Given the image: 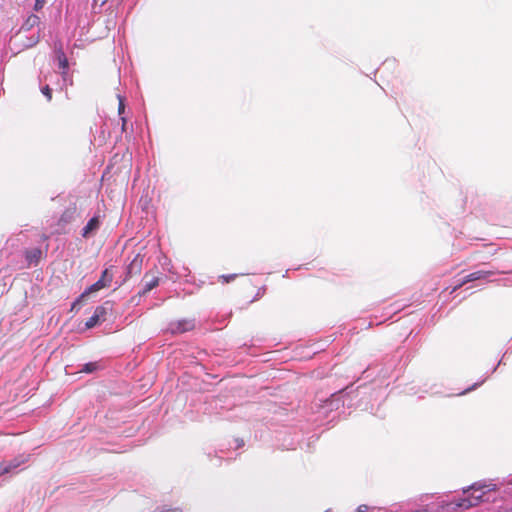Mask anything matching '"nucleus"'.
Masks as SVG:
<instances>
[{
  "mask_svg": "<svg viewBox=\"0 0 512 512\" xmlns=\"http://www.w3.org/2000/svg\"><path fill=\"white\" fill-rule=\"evenodd\" d=\"M497 491L496 484L484 482H476L472 484L468 489L464 490V494H469L474 504L477 506L481 502H484V496L489 492Z\"/></svg>",
  "mask_w": 512,
  "mask_h": 512,
  "instance_id": "f257e3e1",
  "label": "nucleus"
},
{
  "mask_svg": "<svg viewBox=\"0 0 512 512\" xmlns=\"http://www.w3.org/2000/svg\"><path fill=\"white\" fill-rule=\"evenodd\" d=\"M113 278H114V274L112 272L111 269H105L102 274H101V277L98 281H96L94 284H92L91 286H89L79 297V299L77 300L80 301L81 299L87 297L88 295L92 294V293H95V292H98L104 288H107L111 285L112 281H113Z\"/></svg>",
  "mask_w": 512,
  "mask_h": 512,
  "instance_id": "f03ea898",
  "label": "nucleus"
},
{
  "mask_svg": "<svg viewBox=\"0 0 512 512\" xmlns=\"http://www.w3.org/2000/svg\"><path fill=\"white\" fill-rule=\"evenodd\" d=\"M112 304L110 301H106L103 305L97 306L94 310L93 315L86 321L85 327L92 329L101 322L106 320L108 311L111 310Z\"/></svg>",
  "mask_w": 512,
  "mask_h": 512,
  "instance_id": "7ed1b4c3",
  "label": "nucleus"
},
{
  "mask_svg": "<svg viewBox=\"0 0 512 512\" xmlns=\"http://www.w3.org/2000/svg\"><path fill=\"white\" fill-rule=\"evenodd\" d=\"M158 271H148L142 279V289L138 292V296L142 297L149 293L152 289L159 285L160 278Z\"/></svg>",
  "mask_w": 512,
  "mask_h": 512,
  "instance_id": "20e7f679",
  "label": "nucleus"
},
{
  "mask_svg": "<svg viewBox=\"0 0 512 512\" xmlns=\"http://www.w3.org/2000/svg\"><path fill=\"white\" fill-rule=\"evenodd\" d=\"M143 268V256L137 254L127 267V277L139 275Z\"/></svg>",
  "mask_w": 512,
  "mask_h": 512,
  "instance_id": "39448f33",
  "label": "nucleus"
},
{
  "mask_svg": "<svg viewBox=\"0 0 512 512\" xmlns=\"http://www.w3.org/2000/svg\"><path fill=\"white\" fill-rule=\"evenodd\" d=\"M22 463H24L23 459L15 458L10 461H2L0 462V477L13 472L16 468H18Z\"/></svg>",
  "mask_w": 512,
  "mask_h": 512,
  "instance_id": "423d86ee",
  "label": "nucleus"
},
{
  "mask_svg": "<svg viewBox=\"0 0 512 512\" xmlns=\"http://www.w3.org/2000/svg\"><path fill=\"white\" fill-rule=\"evenodd\" d=\"M494 274L495 273L493 271H484V270L475 271V272L468 274L466 277H464V282L469 283V282H473V281H477V280H485Z\"/></svg>",
  "mask_w": 512,
  "mask_h": 512,
  "instance_id": "0eeeda50",
  "label": "nucleus"
},
{
  "mask_svg": "<svg viewBox=\"0 0 512 512\" xmlns=\"http://www.w3.org/2000/svg\"><path fill=\"white\" fill-rule=\"evenodd\" d=\"M41 250L38 249V248H34V249H31V250H27L25 252V258L27 260V262L29 263V265L31 264H38L40 258H41Z\"/></svg>",
  "mask_w": 512,
  "mask_h": 512,
  "instance_id": "6e6552de",
  "label": "nucleus"
},
{
  "mask_svg": "<svg viewBox=\"0 0 512 512\" xmlns=\"http://www.w3.org/2000/svg\"><path fill=\"white\" fill-rule=\"evenodd\" d=\"M76 214V206L67 208L60 216L59 223L67 224L74 220Z\"/></svg>",
  "mask_w": 512,
  "mask_h": 512,
  "instance_id": "1a4fd4ad",
  "label": "nucleus"
},
{
  "mask_svg": "<svg viewBox=\"0 0 512 512\" xmlns=\"http://www.w3.org/2000/svg\"><path fill=\"white\" fill-rule=\"evenodd\" d=\"M98 227H99V220L97 217H93L88 221V223L83 228L82 235L84 237H87L91 232L98 229Z\"/></svg>",
  "mask_w": 512,
  "mask_h": 512,
  "instance_id": "9d476101",
  "label": "nucleus"
},
{
  "mask_svg": "<svg viewBox=\"0 0 512 512\" xmlns=\"http://www.w3.org/2000/svg\"><path fill=\"white\" fill-rule=\"evenodd\" d=\"M39 23H40V18L37 15L32 14L24 22V24L22 25V29L28 31L31 28H33L34 26H37Z\"/></svg>",
  "mask_w": 512,
  "mask_h": 512,
  "instance_id": "9b49d317",
  "label": "nucleus"
},
{
  "mask_svg": "<svg viewBox=\"0 0 512 512\" xmlns=\"http://www.w3.org/2000/svg\"><path fill=\"white\" fill-rule=\"evenodd\" d=\"M457 506L460 508H463V509H469V508L475 507L476 505L474 504L470 495L468 494L466 497L461 498L457 502Z\"/></svg>",
  "mask_w": 512,
  "mask_h": 512,
  "instance_id": "f8f14e48",
  "label": "nucleus"
},
{
  "mask_svg": "<svg viewBox=\"0 0 512 512\" xmlns=\"http://www.w3.org/2000/svg\"><path fill=\"white\" fill-rule=\"evenodd\" d=\"M193 327H194V324L191 321H183V322L178 323L175 330L183 333V332L193 329Z\"/></svg>",
  "mask_w": 512,
  "mask_h": 512,
  "instance_id": "ddd939ff",
  "label": "nucleus"
},
{
  "mask_svg": "<svg viewBox=\"0 0 512 512\" xmlns=\"http://www.w3.org/2000/svg\"><path fill=\"white\" fill-rule=\"evenodd\" d=\"M99 368V365L97 362H89V363H86L81 372H84V373H93L95 372L96 370H98Z\"/></svg>",
  "mask_w": 512,
  "mask_h": 512,
  "instance_id": "4468645a",
  "label": "nucleus"
},
{
  "mask_svg": "<svg viewBox=\"0 0 512 512\" xmlns=\"http://www.w3.org/2000/svg\"><path fill=\"white\" fill-rule=\"evenodd\" d=\"M41 92L43 93V95H45V97L47 98L48 101H51L52 100V90L51 88L49 87V85H45L42 89H41Z\"/></svg>",
  "mask_w": 512,
  "mask_h": 512,
  "instance_id": "2eb2a0df",
  "label": "nucleus"
},
{
  "mask_svg": "<svg viewBox=\"0 0 512 512\" xmlns=\"http://www.w3.org/2000/svg\"><path fill=\"white\" fill-rule=\"evenodd\" d=\"M59 65L64 71L68 68V60L63 53L59 56Z\"/></svg>",
  "mask_w": 512,
  "mask_h": 512,
  "instance_id": "dca6fc26",
  "label": "nucleus"
},
{
  "mask_svg": "<svg viewBox=\"0 0 512 512\" xmlns=\"http://www.w3.org/2000/svg\"><path fill=\"white\" fill-rule=\"evenodd\" d=\"M237 277L236 274H230V275H221L219 277L220 281L222 283H229L230 281L234 280Z\"/></svg>",
  "mask_w": 512,
  "mask_h": 512,
  "instance_id": "f3484780",
  "label": "nucleus"
},
{
  "mask_svg": "<svg viewBox=\"0 0 512 512\" xmlns=\"http://www.w3.org/2000/svg\"><path fill=\"white\" fill-rule=\"evenodd\" d=\"M44 2H45V0H35L34 9H35L36 11H38V10L42 9V8H43V6H44Z\"/></svg>",
  "mask_w": 512,
  "mask_h": 512,
  "instance_id": "a211bd4d",
  "label": "nucleus"
},
{
  "mask_svg": "<svg viewBox=\"0 0 512 512\" xmlns=\"http://www.w3.org/2000/svg\"><path fill=\"white\" fill-rule=\"evenodd\" d=\"M161 512H182L180 508H164Z\"/></svg>",
  "mask_w": 512,
  "mask_h": 512,
  "instance_id": "6ab92c4d",
  "label": "nucleus"
},
{
  "mask_svg": "<svg viewBox=\"0 0 512 512\" xmlns=\"http://www.w3.org/2000/svg\"><path fill=\"white\" fill-rule=\"evenodd\" d=\"M468 282H464V279L461 280L452 290V292H455L456 290H458L459 288H461L462 286H464L465 284H467Z\"/></svg>",
  "mask_w": 512,
  "mask_h": 512,
  "instance_id": "aec40b11",
  "label": "nucleus"
},
{
  "mask_svg": "<svg viewBox=\"0 0 512 512\" xmlns=\"http://www.w3.org/2000/svg\"><path fill=\"white\" fill-rule=\"evenodd\" d=\"M124 108H125L124 103H123L122 99H120V101H119V107H118L119 114H122V113H123Z\"/></svg>",
  "mask_w": 512,
  "mask_h": 512,
  "instance_id": "412c9836",
  "label": "nucleus"
},
{
  "mask_svg": "<svg viewBox=\"0 0 512 512\" xmlns=\"http://www.w3.org/2000/svg\"><path fill=\"white\" fill-rule=\"evenodd\" d=\"M412 512H429L427 508L418 509Z\"/></svg>",
  "mask_w": 512,
  "mask_h": 512,
  "instance_id": "4be33fe9",
  "label": "nucleus"
},
{
  "mask_svg": "<svg viewBox=\"0 0 512 512\" xmlns=\"http://www.w3.org/2000/svg\"><path fill=\"white\" fill-rule=\"evenodd\" d=\"M499 512H512V507L507 508V509H505V510H503V511H499Z\"/></svg>",
  "mask_w": 512,
  "mask_h": 512,
  "instance_id": "5701e85b",
  "label": "nucleus"
},
{
  "mask_svg": "<svg viewBox=\"0 0 512 512\" xmlns=\"http://www.w3.org/2000/svg\"><path fill=\"white\" fill-rule=\"evenodd\" d=\"M122 122H123V127L125 126V123H126V119L124 117H122Z\"/></svg>",
  "mask_w": 512,
  "mask_h": 512,
  "instance_id": "b1692460",
  "label": "nucleus"
},
{
  "mask_svg": "<svg viewBox=\"0 0 512 512\" xmlns=\"http://www.w3.org/2000/svg\"><path fill=\"white\" fill-rule=\"evenodd\" d=\"M508 484L512 485V478L508 481Z\"/></svg>",
  "mask_w": 512,
  "mask_h": 512,
  "instance_id": "393cba45",
  "label": "nucleus"
},
{
  "mask_svg": "<svg viewBox=\"0 0 512 512\" xmlns=\"http://www.w3.org/2000/svg\"><path fill=\"white\" fill-rule=\"evenodd\" d=\"M107 0H103V2H106Z\"/></svg>",
  "mask_w": 512,
  "mask_h": 512,
  "instance_id": "a878e982",
  "label": "nucleus"
}]
</instances>
